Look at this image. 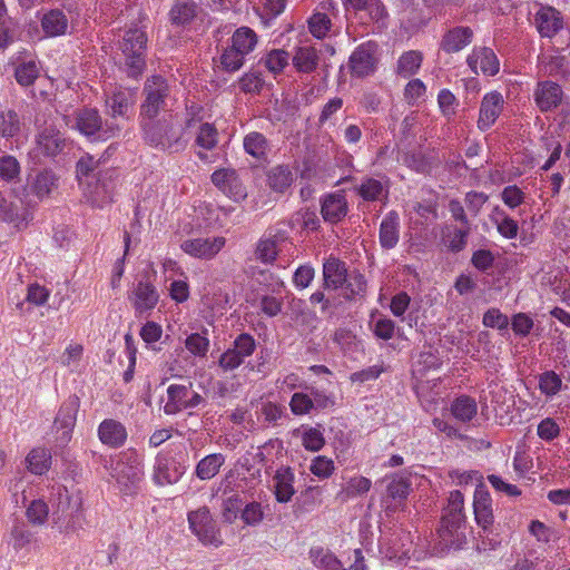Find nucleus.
Returning <instances> with one entry per match:
<instances>
[{
  "label": "nucleus",
  "instance_id": "obj_1",
  "mask_svg": "<svg viewBox=\"0 0 570 570\" xmlns=\"http://www.w3.org/2000/svg\"><path fill=\"white\" fill-rule=\"evenodd\" d=\"M194 122V117L183 124L173 115L140 120L142 139L150 147L161 151L169 154L180 153L188 145L186 129L190 128Z\"/></svg>",
  "mask_w": 570,
  "mask_h": 570
},
{
  "label": "nucleus",
  "instance_id": "obj_2",
  "mask_svg": "<svg viewBox=\"0 0 570 570\" xmlns=\"http://www.w3.org/2000/svg\"><path fill=\"white\" fill-rule=\"evenodd\" d=\"M112 476L124 494L132 495L137 493L144 476L140 454L135 449L122 451L114 468Z\"/></svg>",
  "mask_w": 570,
  "mask_h": 570
},
{
  "label": "nucleus",
  "instance_id": "obj_3",
  "mask_svg": "<svg viewBox=\"0 0 570 570\" xmlns=\"http://www.w3.org/2000/svg\"><path fill=\"white\" fill-rule=\"evenodd\" d=\"M146 45L147 36L142 30L134 28L125 31L119 49L124 55V63L129 77L137 78L144 72Z\"/></svg>",
  "mask_w": 570,
  "mask_h": 570
},
{
  "label": "nucleus",
  "instance_id": "obj_4",
  "mask_svg": "<svg viewBox=\"0 0 570 570\" xmlns=\"http://www.w3.org/2000/svg\"><path fill=\"white\" fill-rule=\"evenodd\" d=\"M142 95L145 97L140 106V120L155 118L160 110L165 109L170 96V87L161 76L148 77L144 83Z\"/></svg>",
  "mask_w": 570,
  "mask_h": 570
},
{
  "label": "nucleus",
  "instance_id": "obj_5",
  "mask_svg": "<svg viewBox=\"0 0 570 570\" xmlns=\"http://www.w3.org/2000/svg\"><path fill=\"white\" fill-rule=\"evenodd\" d=\"M73 118L75 125H72V127L77 128L85 136L98 134L99 137L108 139L118 136L120 132V127L112 122H106V125L102 126L101 118L96 109H79L75 112Z\"/></svg>",
  "mask_w": 570,
  "mask_h": 570
},
{
  "label": "nucleus",
  "instance_id": "obj_6",
  "mask_svg": "<svg viewBox=\"0 0 570 570\" xmlns=\"http://www.w3.org/2000/svg\"><path fill=\"white\" fill-rule=\"evenodd\" d=\"M463 494L459 490L450 492L448 505L444 509L442 524L439 530L440 535L444 541H448L449 538L453 537L464 524L465 514L463 512Z\"/></svg>",
  "mask_w": 570,
  "mask_h": 570
},
{
  "label": "nucleus",
  "instance_id": "obj_7",
  "mask_svg": "<svg viewBox=\"0 0 570 570\" xmlns=\"http://www.w3.org/2000/svg\"><path fill=\"white\" fill-rule=\"evenodd\" d=\"M379 46L373 41L363 42L352 52L348 67L351 75L357 78H364L374 73L377 62Z\"/></svg>",
  "mask_w": 570,
  "mask_h": 570
},
{
  "label": "nucleus",
  "instance_id": "obj_8",
  "mask_svg": "<svg viewBox=\"0 0 570 570\" xmlns=\"http://www.w3.org/2000/svg\"><path fill=\"white\" fill-rule=\"evenodd\" d=\"M190 529L205 544L219 546L222 540L218 535L216 523L207 508H200L188 514Z\"/></svg>",
  "mask_w": 570,
  "mask_h": 570
},
{
  "label": "nucleus",
  "instance_id": "obj_9",
  "mask_svg": "<svg viewBox=\"0 0 570 570\" xmlns=\"http://www.w3.org/2000/svg\"><path fill=\"white\" fill-rule=\"evenodd\" d=\"M533 98L539 110L548 112L554 110L561 105L563 100V90L561 86L554 81H539L533 91Z\"/></svg>",
  "mask_w": 570,
  "mask_h": 570
},
{
  "label": "nucleus",
  "instance_id": "obj_10",
  "mask_svg": "<svg viewBox=\"0 0 570 570\" xmlns=\"http://www.w3.org/2000/svg\"><path fill=\"white\" fill-rule=\"evenodd\" d=\"M67 145L65 136L52 126L40 130L36 138V151L49 158L62 154Z\"/></svg>",
  "mask_w": 570,
  "mask_h": 570
},
{
  "label": "nucleus",
  "instance_id": "obj_11",
  "mask_svg": "<svg viewBox=\"0 0 570 570\" xmlns=\"http://www.w3.org/2000/svg\"><path fill=\"white\" fill-rule=\"evenodd\" d=\"M224 237L187 239L181 244V249L190 256L210 259L225 245Z\"/></svg>",
  "mask_w": 570,
  "mask_h": 570
},
{
  "label": "nucleus",
  "instance_id": "obj_12",
  "mask_svg": "<svg viewBox=\"0 0 570 570\" xmlns=\"http://www.w3.org/2000/svg\"><path fill=\"white\" fill-rule=\"evenodd\" d=\"M185 473L184 466L166 455H157L153 479L158 485L174 484Z\"/></svg>",
  "mask_w": 570,
  "mask_h": 570
},
{
  "label": "nucleus",
  "instance_id": "obj_13",
  "mask_svg": "<svg viewBox=\"0 0 570 570\" xmlns=\"http://www.w3.org/2000/svg\"><path fill=\"white\" fill-rule=\"evenodd\" d=\"M127 436L125 425L117 420L105 419L98 426L100 442L109 448H121L126 443Z\"/></svg>",
  "mask_w": 570,
  "mask_h": 570
},
{
  "label": "nucleus",
  "instance_id": "obj_14",
  "mask_svg": "<svg viewBox=\"0 0 570 570\" xmlns=\"http://www.w3.org/2000/svg\"><path fill=\"white\" fill-rule=\"evenodd\" d=\"M348 212L347 200L342 193L326 195L321 204L323 219L331 224L341 222Z\"/></svg>",
  "mask_w": 570,
  "mask_h": 570
},
{
  "label": "nucleus",
  "instance_id": "obj_15",
  "mask_svg": "<svg viewBox=\"0 0 570 570\" xmlns=\"http://www.w3.org/2000/svg\"><path fill=\"white\" fill-rule=\"evenodd\" d=\"M502 95L494 91L485 95L480 107L478 126L481 130H488L497 120L502 111Z\"/></svg>",
  "mask_w": 570,
  "mask_h": 570
},
{
  "label": "nucleus",
  "instance_id": "obj_16",
  "mask_svg": "<svg viewBox=\"0 0 570 570\" xmlns=\"http://www.w3.org/2000/svg\"><path fill=\"white\" fill-rule=\"evenodd\" d=\"M474 515L479 527L488 530L494 521L492 499L483 487H478L474 493Z\"/></svg>",
  "mask_w": 570,
  "mask_h": 570
},
{
  "label": "nucleus",
  "instance_id": "obj_17",
  "mask_svg": "<svg viewBox=\"0 0 570 570\" xmlns=\"http://www.w3.org/2000/svg\"><path fill=\"white\" fill-rule=\"evenodd\" d=\"M159 295L156 287L149 283L139 281L135 287L130 301L138 313L153 309L158 303Z\"/></svg>",
  "mask_w": 570,
  "mask_h": 570
},
{
  "label": "nucleus",
  "instance_id": "obj_18",
  "mask_svg": "<svg viewBox=\"0 0 570 570\" xmlns=\"http://www.w3.org/2000/svg\"><path fill=\"white\" fill-rule=\"evenodd\" d=\"M473 31L470 27H454L444 33L441 41V49L448 53L462 50L471 43Z\"/></svg>",
  "mask_w": 570,
  "mask_h": 570
},
{
  "label": "nucleus",
  "instance_id": "obj_19",
  "mask_svg": "<svg viewBox=\"0 0 570 570\" xmlns=\"http://www.w3.org/2000/svg\"><path fill=\"white\" fill-rule=\"evenodd\" d=\"M347 275L345 263L336 257H330L323 265L324 288L343 287Z\"/></svg>",
  "mask_w": 570,
  "mask_h": 570
},
{
  "label": "nucleus",
  "instance_id": "obj_20",
  "mask_svg": "<svg viewBox=\"0 0 570 570\" xmlns=\"http://www.w3.org/2000/svg\"><path fill=\"white\" fill-rule=\"evenodd\" d=\"M466 62L475 73L478 72V66H480L481 71L488 76H494L499 71L498 58L489 48L473 50L468 57Z\"/></svg>",
  "mask_w": 570,
  "mask_h": 570
},
{
  "label": "nucleus",
  "instance_id": "obj_21",
  "mask_svg": "<svg viewBox=\"0 0 570 570\" xmlns=\"http://www.w3.org/2000/svg\"><path fill=\"white\" fill-rule=\"evenodd\" d=\"M40 23L45 35L51 38L66 35L69 27V20L60 9L43 13Z\"/></svg>",
  "mask_w": 570,
  "mask_h": 570
},
{
  "label": "nucleus",
  "instance_id": "obj_22",
  "mask_svg": "<svg viewBox=\"0 0 570 570\" xmlns=\"http://www.w3.org/2000/svg\"><path fill=\"white\" fill-rule=\"evenodd\" d=\"M294 473L291 468L282 466L274 475V489L277 502L287 503L295 494L294 490Z\"/></svg>",
  "mask_w": 570,
  "mask_h": 570
},
{
  "label": "nucleus",
  "instance_id": "obj_23",
  "mask_svg": "<svg viewBox=\"0 0 570 570\" xmlns=\"http://www.w3.org/2000/svg\"><path fill=\"white\" fill-rule=\"evenodd\" d=\"M537 28L542 37L551 38L562 28L560 12L552 7H546L535 16Z\"/></svg>",
  "mask_w": 570,
  "mask_h": 570
},
{
  "label": "nucleus",
  "instance_id": "obj_24",
  "mask_svg": "<svg viewBox=\"0 0 570 570\" xmlns=\"http://www.w3.org/2000/svg\"><path fill=\"white\" fill-rule=\"evenodd\" d=\"M115 185L111 179L101 180L99 178L94 186L91 184L88 185L86 196L92 206L102 208L112 203Z\"/></svg>",
  "mask_w": 570,
  "mask_h": 570
},
{
  "label": "nucleus",
  "instance_id": "obj_25",
  "mask_svg": "<svg viewBox=\"0 0 570 570\" xmlns=\"http://www.w3.org/2000/svg\"><path fill=\"white\" fill-rule=\"evenodd\" d=\"M292 62L298 72L311 73L317 69L320 52L313 46L296 47Z\"/></svg>",
  "mask_w": 570,
  "mask_h": 570
},
{
  "label": "nucleus",
  "instance_id": "obj_26",
  "mask_svg": "<svg viewBox=\"0 0 570 570\" xmlns=\"http://www.w3.org/2000/svg\"><path fill=\"white\" fill-rule=\"evenodd\" d=\"M380 244L385 249L396 246L400 239V222L396 212H390L380 226Z\"/></svg>",
  "mask_w": 570,
  "mask_h": 570
},
{
  "label": "nucleus",
  "instance_id": "obj_27",
  "mask_svg": "<svg viewBox=\"0 0 570 570\" xmlns=\"http://www.w3.org/2000/svg\"><path fill=\"white\" fill-rule=\"evenodd\" d=\"M346 11H364L372 21L386 18L387 11L381 0H342Z\"/></svg>",
  "mask_w": 570,
  "mask_h": 570
},
{
  "label": "nucleus",
  "instance_id": "obj_28",
  "mask_svg": "<svg viewBox=\"0 0 570 570\" xmlns=\"http://www.w3.org/2000/svg\"><path fill=\"white\" fill-rule=\"evenodd\" d=\"M59 177L51 169H43L30 183L31 193L39 199L50 196L58 187Z\"/></svg>",
  "mask_w": 570,
  "mask_h": 570
},
{
  "label": "nucleus",
  "instance_id": "obj_29",
  "mask_svg": "<svg viewBox=\"0 0 570 570\" xmlns=\"http://www.w3.org/2000/svg\"><path fill=\"white\" fill-rule=\"evenodd\" d=\"M191 383L189 385L171 384L167 389L168 401L164 406L166 414H176L185 410V403L190 394Z\"/></svg>",
  "mask_w": 570,
  "mask_h": 570
},
{
  "label": "nucleus",
  "instance_id": "obj_30",
  "mask_svg": "<svg viewBox=\"0 0 570 570\" xmlns=\"http://www.w3.org/2000/svg\"><path fill=\"white\" fill-rule=\"evenodd\" d=\"M78 409L77 400L63 404L55 420V426L57 430L62 431V438L65 441H69L71 438V431L76 423V413Z\"/></svg>",
  "mask_w": 570,
  "mask_h": 570
},
{
  "label": "nucleus",
  "instance_id": "obj_31",
  "mask_svg": "<svg viewBox=\"0 0 570 570\" xmlns=\"http://www.w3.org/2000/svg\"><path fill=\"white\" fill-rule=\"evenodd\" d=\"M284 240L282 235L261 238L256 245L255 258L264 264H272L278 255L279 244Z\"/></svg>",
  "mask_w": 570,
  "mask_h": 570
},
{
  "label": "nucleus",
  "instance_id": "obj_32",
  "mask_svg": "<svg viewBox=\"0 0 570 570\" xmlns=\"http://www.w3.org/2000/svg\"><path fill=\"white\" fill-rule=\"evenodd\" d=\"M244 150L257 160L265 159L269 149L267 138L258 132H248L243 139Z\"/></svg>",
  "mask_w": 570,
  "mask_h": 570
},
{
  "label": "nucleus",
  "instance_id": "obj_33",
  "mask_svg": "<svg viewBox=\"0 0 570 570\" xmlns=\"http://www.w3.org/2000/svg\"><path fill=\"white\" fill-rule=\"evenodd\" d=\"M197 6L193 0H177L169 12L173 24L184 26L196 17Z\"/></svg>",
  "mask_w": 570,
  "mask_h": 570
},
{
  "label": "nucleus",
  "instance_id": "obj_34",
  "mask_svg": "<svg viewBox=\"0 0 570 570\" xmlns=\"http://www.w3.org/2000/svg\"><path fill=\"white\" fill-rule=\"evenodd\" d=\"M267 180L273 190L284 193L293 184L294 175L288 166L278 165L268 171Z\"/></svg>",
  "mask_w": 570,
  "mask_h": 570
},
{
  "label": "nucleus",
  "instance_id": "obj_35",
  "mask_svg": "<svg viewBox=\"0 0 570 570\" xmlns=\"http://www.w3.org/2000/svg\"><path fill=\"white\" fill-rule=\"evenodd\" d=\"M451 412L456 420L465 423L476 415L478 405L474 399L461 395L452 402Z\"/></svg>",
  "mask_w": 570,
  "mask_h": 570
},
{
  "label": "nucleus",
  "instance_id": "obj_36",
  "mask_svg": "<svg viewBox=\"0 0 570 570\" xmlns=\"http://www.w3.org/2000/svg\"><path fill=\"white\" fill-rule=\"evenodd\" d=\"M225 463V456L222 453H213L202 459L196 466V475L200 480H210Z\"/></svg>",
  "mask_w": 570,
  "mask_h": 570
},
{
  "label": "nucleus",
  "instance_id": "obj_37",
  "mask_svg": "<svg viewBox=\"0 0 570 570\" xmlns=\"http://www.w3.org/2000/svg\"><path fill=\"white\" fill-rule=\"evenodd\" d=\"M28 470L33 473L41 475L46 473L51 463V454L45 448H36L29 452L26 458Z\"/></svg>",
  "mask_w": 570,
  "mask_h": 570
},
{
  "label": "nucleus",
  "instance_id": "obj_38",
  "mask_svg": "<svg viewBox=\"0 0 570 570\" xmlns=\"http://www.w3.org/2000/svg\"><path fill=\"white\" fill-rule=\"evenodd\" d=\"M423 56L420 51L410 50L404 52L397 61L396 73L403 78H409L417 72L421 67Z\"/></svg>",
  "mask_w": 570,
  "mask_h": 570
},
{
  "label": "nucleus",
  "instance_id": "obj_39",
  "mask_svg": "<svg viewBox=\"0 0 570 570\" xmlns=\"http://www.w3.org/2000/svg\"><path fill=\"white\" fill-rule=\"evenodd\" d=\"M257 43L256 33L248 27L238 28L232 37V46L244 56L254 50Z\"/></svg>",
  "mask_w": 570,
  "mask_h": 570
},
{
  "label": "nucleus",
  "instance_id": "obj_40",
  "mask_svg": "<svg viewBox=\"0 0 570 570\" xmlns=\"http://www.w3.org/2000/svg\"><path fill=\"white\" fill-rule=\"evenodd\" d=\"M410 483L406 479L394 475L387 484L386 492L387 497L392 499L395 503L387 504L389 510H395L397 508V502L405 500L409 495Z\"/></svg>",
  "mask_w": 570,
  "mask_h": 570
},
{
  "label": "nucleus",
  "instance_id": "obj_41",
  "mask_svg": "<svg viewBox=\"0 0 570 570\" xmlns=\"http://www.w3.org/2000/svg\"><path fill=\"white\" fill-rule=\"evenodd\" d=\"M21 130V121L17 111L7 109L0 111V136L2 138H12L19 135Z\"/></svg>",
  "mask_w": 570,
  "mask_h": 570
},
{
  "label": "nucleus",
  "instance_id": "obj_42",
  "mask_svg": "<svg viewBox=\"0 0 570 570\" xmlns=\"http://www.w3.org/2000/svg\"><path fill=\"white\" fill-rule=\"evenodd\" d=\"M313 563L323 570H346L342 568L341 561L328 550L313 548L309 551Z\"/></svg>",
  "mask_w": 570,
  "mask_h": 570
},
{
  "label": "nucleus",
  "instance_id": "obj_43",
  "mask_svg": "<svg viewBox=\"0 0 570 570\" xmlns=\"http://www.w3.org/2000/svg\"><path fill=\"white\" fill-rule=\"evenodd\" d=\"M21 173L20 163L12 155H2L0 157V180L14 184L19 180Z\"/></svg>",
  "mask_w": 570,
  "mask_h": 570
},
{
  "label": "nucleus",
  "instance_id": "obj_44",
  "mask_svg": "<svg viewBox=\"0 0 570 570\" xmlns=\"http://www.w3.org/2000/svg\"><path fill=\"white\" fill-rule=\"evenodd\" d=\"M366 293V279L364 275L358 272H352L347 275L344 284V296L347 299L355 298L356 296H364Z\"/></svg>",
  "mask_w": 570,
  "mask_h": 570
},
{
  "label": "nucleus",
  "instance_id": "obj_45",
  "mask_svg": "<svg viewBox=\"0 0 570 570\" xmlns=\"http://www.w3.org/2000/svg\"><path fill=\"white\" fill-rule=\"evenodd\" d=\"M308 30L316 39H324L332 27V21L324 12H315L307 21Z\"/></svg>",
  "mask_w": 570,
  "mask_h": 570
},
{
  "label": "nucleus",
  "instance_id": "obj_46",
  "mask_svg": "<svg viewBox=\"0 0 570 570\" xmlns=\"http://www.w3.org/2000/svg\"><path fill=\"white\" fill-rule=\"evenodd\" d=\"M213 184L223 193L232 191L233 187H239L235 170L218 169L212 174Z\"/></svg>",
  "mask_w": 570,
  "mask_h": 570
},
{
  "label": "nucleus",
  "instance_id": "obj_47",
  "mask_svg": "<svg viewBox=\"0 0 570 570\" xmlns=\"http://www.w3.org/2000/svg\"><path fill=\"white\" fill-rule=\"evenodd\" d=\"M39 76V67L35 61L22 62L17 66L14 77L19 85L31 86Z\"/></svg>",
  "mask_w": 570,
  "mask_h": 570
},
{
  "label": "nucleus",
  "instance_id": "obj_48",
  "mask_svg": "<svg viewBox=\"0 0 570 570\" xmlns=\"http://www.w3.org/2000/svg\"><path fill=\"white\" fill-rule=\"evenodd\" d=\"M48 514V505L42 500H32L26 511L28 521L35 525L43 524L47 521Z\"/></svg>",
  "mask_w": 570,
  "mask_h": 570
},
{
  "label": "nucleus",
  "instance_id": "obj_49",
  "mask_svg": "<svg viewBox=\"0 0 570 570\" xmlns=\"http://www.w3.org/2000/svg\"><path fill=\"white\" fill-rule=\"evenodd\" d=\"M217 129L213 124L203 122L196 137V144L207 150L213 149L217 145Z\"/></svg>",
  "mask_w": 570,
  "mask_h": 570
},
{
  "label": "nucleus",
  "instance_id": "obj_50",
  "mask_svg": "<svg viewBox=\"0 0 570 570\" xmlns=\"http://www.w3.org/2000/svg\"><path fill=\"white\" fill-rule=\"evenodd\" d=\"M289 55L283 49L272 50L265 58V67L273 73H281L288 65Z\"/></svg>",
  "mask_w": 570,
  "mask_h": 570
},
{
  "label": "nucleus",
  "instance_id": "obj_51",
  "mask_svg": "<svg viewBox=\"0 0 570 570\" xmlns=\"http://www.w3.org/2000/svg\"><path fill=\"white\" fill-rule=\"evenodd\" d=\"M245 56L238 50L234 49L230 45L227 47L220 56L222 68L226 71L234 72L242 68L244 65Z\"/></svg>",
  "mask_w": 570,
  "mask_h": 570
},
{
  "label": "nucleus",
  "instance_id": "obj_52",
  "mask_svg": "<svg viewBox=\"0 0 570 570\" xmlns=\"http://www.w3.org/2000/svg\"><path fill=\"white\" fill-rule=\"evenodd\" d=\"M384 188L380 180L374 178L364 179L357 187V194L367 202H374L382 195Z\"/></svg>",
  "mask_w": 570,
  "mask_h": 570
},
{
  "label": "nucleus",
  "instance_id": "obj_53",
  "mask_svg": "<svg viewBox=\"0 0 570 570\" xmlns=\"http://www.w3.org/2000/svg\"><path fill=\"white\" fill-rule=\"evenodd\" d=\"M302 444L307 451L317 452L324 444L323 433L317 428H308L302 434Z\"/></svg>",
  "mask_w": 570,
  "mask_h": 570
},
{
  "label": "nucleus",
  "instance_id": "obj_54",
  "mask_svg": "<svg viewBox=\"0 0 570 570\" xmlns=\"http://www.w3.org/2000/svg\"><path fill=\"white\" fill-rule=\"evenodd\" d=\"M469 234L470 226H465L464 228H455L445 237L448 248L453 253L461 252L466 245V238Z\"/></svg>",
  "mask_w": 570,
  "mask_h": 570
},
{
  "label": "nucleus",
  "instance_id": "obj_55",
  "mask_svg": "<svg viewBox=\"0 0 570 570\" xmlns=\"http://www.w3.org/2000/svg\"><path fill=\"white\" fill-rule=\"evenodd\" d=\"M112 117L125 116L129 109V100L125 92L118 91L106 101Z\"/></svg>",
  "mask_w": 570,
  "mask_h": 570
},
{
  "label": "nucleus",
  "instance_id": "obj_56",
  "mask_svg": "<svg viewBox=\"0 0 570 570\" xmlns=\"http://www.w3.org/2000/svg\"><path fill=\"white\" fill-rule=\"evenodd\" d=\"M256 344L252 335L243 333L236 337L233 344V350L245 361L255 351Z\"/></svg>",
  "mask_w": 570,
  "mask_h": 570
},
{
  "label": "nucleus",
  "instance_id": "obj_57",
  "mask_svg": "<svg viewBox=\"0 0 570 570\" xmlns=\"http://www.w3.org/2000/svg\"><path fill=\"white\" fill-rule=\"evenodd\" d=\"M185 346L191 354L205 356L208 351L209 341L205 336L194 333L186 338Z\"/></svg>",
  "mask_w": 570,
  "mask_h": 570
},
{
  "label": "nucleus",
  "instance_id": "obj_58",
  "mask_svg": "<svg viewBox=\"0 0 570 570\" xmlns=\"http://www.w3.org/2000/svg\"><path fill=\"white\" fill-rule=\"evenodd\" d=\"M289 406L295 415H304L313 409V400L307 394L294 393Z\"/></svg>",
  "mask_w": 570,
  "mask_h": 570
},
{
  "label": "nucleus",
  "instance_id": "obj_59",
  "mask_svg": "<svg viewBox=\"0 0 570 570\" xmlns=\"http://www.w3.org/2000/svg\"><path fill=\"white\" fill-rule=\"evenodd\" d=\"M334 471V462L324 455L316 456L311 464V472L318 478H328Z\"/></svg>",
  "mask_w": 570,
  "mask_h": 570
},
{
  "label": "nucleus",
  "instance_id": "obj_60",
  "mask_svg": "<svg viewBox=\"0 0 570 570\" xmlns=\"http://www.w3.org/2000/svg\"><path fill=\"white\" fill-rule=\"evenodd\" d=\"M483 324L487 327L505 330L509 326V318L498 308H490L483 315Z\"/></svg>",
  "mask_w": 570,
  "mask_h": 570
},
{
  "label": "nucleus",
  "instance_id": "obj_61",
  "mask_svg": "<svg viewBox=\"0 0 570 570\" xmlns=\"http://www.w3.org/2000/svg\"><path fill=\"white\" fill-rule=\"evenodd\" d=\"M539 385L543 393L553 395L559 392L561 387V379L552 371L544 372L540 376Z\"/></svg>",
  "mask_w": 570,
  "mask_h": 570
},
{
  "label": "nucleus",
  "instance_id": "obj_62",
  "mask_svg": "<svg viewBox=\"0 0 570 570\" xmlns=\"http://www.w3.org/2000/svg\"><path fill=\"white\" fill-rule=\"evenodd\" d=\"M83 354V346L79 343H72L68 345L65 352L61 354V364L63 366L78 365Z\"/></svg>",
  "mask_w": 570,
  "mask_h": 570
},
{
  "label": "nucleus",
  "instance_id": "obj_63",
  "mask_svg": "<svg viewBox=\"0 0 570 570\" xmlns=\"http://www.w3.org/2000/svg\"><path fill=\"white\" fill-rule=\"evenodd\" d=\"M372 482L365 476L351 478L346 484L345 493L347 497L366 493L371 489Z\"/></svg>",
  "mask_w": 570,
  "mask_h": 570
},
{
  "label": "nucleus",
  "instance_id": "obj_64",
  "mask_svg": "<svg viewBox=\"0 0 570 570\" xmlns=\"http://www.w3.org/2000/svg\"><path fill=\"white\" fill-rule=\"evenodd\" d=\"M264 518V512L262 510V505L258 502L248 503L243 512L242 519L248 525L258 524Z\"/></svg>",
  "mask_w": 570,
  "mask_h": 570
}]
</instances>
